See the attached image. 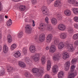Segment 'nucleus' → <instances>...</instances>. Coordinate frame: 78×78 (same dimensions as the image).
Returning <instances> with one entry per match:
<instances>
[{"instance_id":"nucleus-41","label":"nucleus","mask_w":78,"mask_h":78,"mask_svg":"<svg viewBox=\"0 0 78 78\" xmlns=\"http://www.w3.org/2000/svg\"><path fill=\"white\" fill-rule=\"evenodd\" d=\"M22 51L24 55H26V54L27 53V49L24 48L23 49Z\"/></svg>"},{"instance_id":"nucleus-37","label":"nucleus","mask_w":78,"mask_h":78,"mask_svg":"<svg viewBox=\"0 0 78 78\" xmlns=\"http://www.w3.org/2000/svg\"><path fill=\"white\" fill-rule=\"evenodd\" d=\"M25 76L28 77V78H31V75L29 73L26 72L25 73Z\"/></svg>"},{"instance_id":"nucleus-34","label":"nucleus","mask_w":78,"mask_h":78,"mask_svg":"<svg viewBox=\"0 0 78 78\" xmlns=\"http://www.w3.org/2000/svg\"><path fill=\"white\" fill-rule=\"evenodd\" d=\"M17 47V45L16 44H13L11 46V50L12 51L14 50Z\"/></svg>"},{"instance_id":"nucleus-44","label":"nucleus","mask_w":78,"mask_h":78,"mask_svg":"<svg viewBox=\"0 0 78 78\" xmlns=\"http://www.w3.org/2000/svg\"><path fill=\"white\" fill-rule=\"evenodd\" d=\"M73 6H78V2L76 1L75 0V1L74 2L73 4Z\"/></svg>"},{"instance_id":"nucleus-27","label":"nucleus","mask_w":78,"mask_h":78,"mask_svg":"<svg viewBox=\"0 0 78 78\" xmlns=\"http://www.w3.org/2000/svg\"><path fill=\"white\" fill-rule=\"evenodd\" d=\"M25 61H26L27 63V64H31V60L29 57H26L25 58Z\"/></svg>"},{"instance_id":"nucleus-35","label":"nucleus","mask_w":78,"mask_h":78,"mask_svg":"<svg viewBox=\"0 0 78 78\" xmlns=\"http://www.w3.org/2000/svg\"><path fill=\"white\" fill-rule=\"evenodd\" d=\"M12 22L11 20V19H9V20H8L7 22V25L8 26H10L12 25Z\"/></svg>"},{"instance_id":"nucleus-39","label":"nucleus","mask_w":78,"mask_h":78,"mask_svg":"<svg viewBox=\"0 0 78 78\" xmlns=\"http://www.w3.org/2000/svg\"><path fill=\"white\" fill-rule=\"evenodd\" d=\"M77 60L76 59L74 58L72 59L71 62V64H76V62H77Z\"/></svg>"},{"instance_id":"nucleus-61","label":"nucleus","mask_w":78,"mask_h":78,"mask_svg":"<svg viewBox=\"0 0 78 78\" xmlns=\"http://www.w3.org/2000/svg\"><path fill=\"white\" fill-rule=\"evenodd\" d=\"M3 62L1 63H0V65H3Z\"/></svg>"},{"instance_id":"nucleus-6","label":"nucleus","mask_w":78,"mask_h":78,"mask_svg":"<svg viewBox=\"0 0 78 78\" xmlns=\"http://www.w3.org/2000/svg\"><path fill=\"white\" fill-rule=\"evenodd\" d=\"M41 9L44 14L47 15L49 14V11L47 9V7L45 6H43L41 8Z\"/></svg>"},{"instance_id":"nucleus-31","label":"nucleus","mask_w":78,"mask_h":78,"mask_svg":"<svg viewBox=\"0 0 78 78\" xmlns=\"http://www.w3.org/2000/svg\"><path fill=\"white\" fill-rule=\"evenodd\" d=\"M46 26H47V25H45L44 24H41L40 26V30H42V31H44V27H46Z\"/></svg>"},{"instance_id":"nucleus-32","label":"nucleus","mask_w":78,"mask_h":78,"mask_svg":"<svg viewBox=\"0 0 78 78\" xmlns=\"http://www.w3.org/2000/svg\"><path fill=\"white\" fill-rule=\"evenodd\" d=\"M68 31L70 34H72L73 31V29L71 27H69L68 28Z\"/></svg>"},{"instance_id":"nucleus-10","label":"nucleus","mask_w":78,"mask_h":78,"mask_svg":"<svg viewBox=\"0 0 78 78\" xmlns=\"http://www.w3.org/2000/svg\"><path fill=\"white\" fill-rule=\"evenodd\" d=\"M51 62L50 60H48L47 62V69L48 71H49L51 66Z\"/></svg>"},{"instance_id":"nucleus-20","label":"nucleus","mask_w":78,"mask_h":78,"mask_svg":"<svg viewBox=\"0 0 78 78\" xmlns=\"http://www.w3.org/2000/svg\"><path fill=\"white\" fill-rule=\"evenodd\" d=\"M46 29L49 31H51L53 30L52 26L51 24H48L47 26V27H46Z\"/></svg>"},{"instance_id":"nucleus-57","label":"nucleus","mask_w":78,"mask_h":78,"mask_svg":"<svg viewBox=\"0 0 78 78\" xmlns=\"http://www.w3.org/2000/svg\"><path fill=\"white\" fill-rule=\"evenodd\" d=\"M2 38V34H1V32L0 31V39Z\"/></svg>"},{"instance_id":"nucleus-12","label":"nucleus","mask_w":78,"mask_h":78,"mask_svg":"<svg viewBox=\"0 0 78 78\" xmlns=\"http://www.w3.org/2000/svg\"><path fill=\"white\" fill-rule=\"evenodd\" d=\"M52 37H53L52 34H49L48 35L46 38V42H47L48 43L50 42L51 41Z\"/></svg>"},{"instance_id":"nucleus-50","label":"nucleus","mask_w":78,"mask_h":78,"mask_svg":"<svg viewBox=\"0 0 78 78\" xmlns=\"http://www.w3.org/2000/svg\"><path fill=\"white\" fill-rule=\"evenodd\" d=\"M75 45H78V40L76 41L74 43Z\"/></svg>"},{"instance_id":"nucleus-22","label":"nucleus","mask_w":78,"mask_h":78,"mask_svg":"<svg viewBox=\"0 0 78 78\" xmlns=\"http://www.w3.org/2000/svg\"><path fill=\"white\" fill-rule=\"evenodd\" d=\"M58 66L55 65L53 66L52 71L54 73H56L58 72Z\"/></svg>"},{"instance_id":"nucleus-36","label":"nucleus","mask_w":78,"mask_h":78,"mask_svg":"<svg viewBox=\"0 0 78 78\" xmlns=\"http://www.w3.org/2000/svg\"><path fill=\"white\" fill-rule=\"evenodd\" d=\"M22 36H23V32L21 31L18 34V38H21Z\"/></svg>"},{"instance_id":"nucleus-7","label":"nucleus","mask_w":78,"mask_h":78,"mask_svg":"<svg viewBox=\"0 0 78 78\" xmlns=\"http://www.w3.org/2000/svg\"><path fill=\"white\" fill-rule=\"evenodd\" d=\"M26 28V32L27 33H31L32 31V28L31 26L30 25H27L25 27Z\"/></svg>"},{"instance_id":"nucleus-9","label":"nucleus","mask_w":78,"mask_h":78,"mask_svg":"<svg viewBox=\"0 0 78 78\" xmlns=\"http://www.w3.org/2000/svg\"><path fill=\"white\" fill-rule=\"evenodd\" d=\"M58 28L61 31H64L66 30V26L62 24H59L58 26Z\"/></svg>"},{"instance_id":"nucleus-1","label":"nucleus","mask_w":78,"mask_h":78,"mask_svg":"<svg viewBox=\"0 0 78 78\" xmlns=\"http://www.w3.org/2000/svg\"><path fill=\"white\" fill-rule=\"evenodd\" d=\"M32 72L33 73H34V75L35 76H40L41 75H42L44 72V69L42 67H40L39 69L36 68H33L32 70Z\"/></svg>"},{"instance_id":"nucleus-43","label":"nucleus","mask_w":78,"mask_h":78,"mask_svg":"<svg viewBox=\"0 0 78 78\" xmlns=\"http://www.w3.org/2000/svg\"><path fill=\"white\" fill-rule=\"evenodd\" d=\"M4 73H5V69H4L0 71V76H2L4 75Z\"/></svg>"},{"instance_id":"nucleus-17","label":"nucleus","mask_w":78,"mask_h":78,"mask_svg":"<svg viewBox=\"0 0 78 78\" xmlns=\"http://www.w3.org/2000/svg\"><path fill=\"white\" fill-rule=\"evenodd\" d=\"M70 66V62L68 61L66 62V64L65 65V69L66 70H68L69 69Z\"/></svg>"},{"instance_id":"nucleus-13","label":"nucleus","mask_w":78,"mask_h":78,"mask_svg":"<svg viewBox=\"0 0 78 78\" xmlns=\"http://www.w3.org/2000/svg\"><path fill=\"white\" fill-rule=\"evenodd\" d=\"M64 13L66 16H70L71 15V12L70 10L66 9L64 11Z\"/></svg>"},{"instance_id":"nucleus-23","label":"nucleus","mask_w":78,"mask_h":78,"mask_svg":"<svg viewBox=\"0 0 78 78\" xmlns=\"http://www.w3.org/2000/svg\"><path fill=\"white\" fill-rule=\"evenodd\" d=\"M3 51L4 53H6L8 51V48L6 45L3 47Z\"/></svg>"},{"instance_id":"nucleus-48","label":"nucleus","mask_w":78,"mask_h":78,"mask_svg":"<svg viewBox=\"0 0 78 78\" xmlns=\"http://www.w3.org/2000/svg\"><path fill=\"white\" fill-rule=\"evenodd\" d=\"M48 17H46L45 19V22H46L47 23H48Z\"/></svg>"},{"instance_id":"nucleus-51","label":"nucleus","mask_w":78,"mask_h":78,"mask_svg":"<svg viewBox=\"0 0 78 78\" xmlns=\"http://www.w3.org/2000/svg\"><path fill=\"white\" fill-rule=\"evenodd\" d=\"M2 9H3V6H2V4L0 3V11H2Z\"/></svg>"},{"instance_id":"nucleus-38","label":"nucleus","mask_w":78,"mask_h":78,"mask_svg":"<svg viewBox=\"0 0 78 78\" xmlns=\"http://www.w3.org/2000/svg\"><path fill=\"white\" fill-rule=\"evenodd\" d=\"M78 39V34H75L73 36V39L74 40H76Z\"/></svg>"},{"instance_id":"nucleus-56","label":"nucleus","mask_w":78,"mask_h":78,"mask_svg":"<svg viewBox=\"0 0 78 78\" xmlns=\"http://www.w3.org/2000/svg\"><path fill=\"white\" fill-rule=\"evenodd\" d=\"M46 49L47 50H49V47L47 46L46 48Z\"/></svg>"},{"instance_id":"nucleus-42","label":"nucleus","mask_w":78,"mask_h":78,"mask_svg":"<svg viewBox=\"0 0 78 78\" xmlns=\"http://www.w3.org/2000/svg\"><path fill=\"white\" fill-rule=\"evenodd\" d=\"M75 0H68V2L70 4H71V5H73V3L75 2Z\"/></svg>"},{"instance_id":"nucleus-40","label":"nucleus","mask_w":78,"mask_h":78,"mask_svg":"<svg viewBox=\"0 0 78 78\" xmlns=\"http://www.w3.org/2000/svg\"><path fill=\"white\" fill-rule=\"evenodd\" d=\"M7 71L8 72H12V70H13V68L12 67L9 66L8 68L7 69Z\"/></svg>"},{"instance_id":"nucleus-60","label":"nucleus","mask_w":78,"mask_h":78,"mask_svg":"<svg viewBox=\"0 0 78 78\" xmlns=\"http://www.w3.org/2000/svg\"><path fill=\"white\" fill-rule=\"evenodd\" d=\"M1 50H2V47L0 46V51Z\"/></svg>"},{"instance_id":"nucleus-15","label":"nucleus","mask_w":78,"mask_h":78,"mask_svg":"<svg viewBox=\"0 0 78 78\" xmlns=\"http://www.w3.org/2000/svg\"><path fill=\"white\" fill-rule=\"evenodd\" d=\"M30 50L31 53H34L36 51V48L33 45L31 46L30 47Z\"/></svg>"},{"instance_id":"nucleus-16","label":"nucleus","mask_w":78,"mask_h":78,"mask_svg":"<svg viewBox=\"0 0 78 78\" xmlns=\"http://www.w3.org/2000/svg\"><path fill=\"white\" fill-rule=\"evenodd\" d=\"M61 0H56L54 3V6L55 7H58L61 5Z\"/></svg>"},{"instance_id":"nucleus-58","label":"nucleus","mask_w":78,"mask_h":78,"mask_svg":"<svg viewBox=\"0 0 78 78\" xmlns=\"http://www.w3.org/2000/svg\"><path fill=\"white\" fill-rule=\"evenodd\" d=\"M5 18L6 19H8V16H5Z\"/></svg>"},{"instance_id":"nucleus-26","label":"nucleus","mask_w":78,"mask_h":78,"mask_svg":"<svg viewBox=\"0 0 78 78\" xmlns=\"http://www.w3.org/2000/svg\"><path fill=\"white\" fill-rule=\"evenodd\" d=\"M19 8L20 11H24V10L26 9V6L25 5H21L20 6Z\"/></svg>"},{"instance_id":"nucleus-64","label":"nucleus","mask_w":78,"mask_h":78,"mask_svg":"<svg viewBox=\"0 0 78 78\" xmlns=\"http://www.w3.org/2000/svg\"><path fill=\"white\" fill-rule=\"evenodd\" d=\"M34 39H35L34 38ZM35 40H36V39H37V37H36L35 39Z\"/></svg>"},{"instance_id":"nucleus-59","label":"nucleus","mask_w":78,"mask_h":78,"mask_svg":"<svg viewBox=\"0 0 78 78\" xmlns=\"http://www.w3.org/2000/svg\"><path fill=\"white\" fill-rule=\"evenodd\" d=\"M71 19H70L69 20H68V22H71Z\"/></svg>"},{"instance_id":"nucleus-46","label":"nucleus","mask_w":78,"mask_h":78,"mask_svg":"<svg viewBox=\"0 0 78 78\" xmlns=\"http://www.w3.org/2000/svg\"><path fill=\"white\" fill-rule=\"evenodd\" d=\"M57 18L58 19V20H60V19H61L62 18V17H61V14H58L57 15Z\"/></svg>"},{"instance_id":"nucleus-5","label":"nucleus","mask_w":78,"mask_h":78,"mask_svg":"<svg viewBox=\"0 0 78 78\" xmlns=\"http://www.w3.org/2000/svg\"><path fill=\"white\" fill-rule=\"evenodd\" d=\"M40 58V54H35L31 57V58L34 59V61L37 62L39 61Z\"/></svg>"},{"instance_id":"nucleus-18","label":"nucleus","mask_w":78,"mask_h":78,"mask_svg":"<svg viewBox=\"0 0 78 78\" xmlns=\"http://www.w3.org/2000/svg\"><path fill=\"white\" fill-rule=\"evenodd\" d=\"M60 38L62 39H64L67 37V35L65 33H62L59 35Z\"/></svg>"},{"instance_id":"nucleus-2","label":"nucleus","mask_w":78,"mask_h":78,"mask_svg":"<svg viewBox=\"0 0 78 78\" xmlns=\"http://www.w3.org/2000/svg\"><path fill=\"white\" fill-rule=\"evenodd\" d=\"M59 43V40L58 38H55L54 40V41L52 43L50 48L49 49V53H55L56 50V46L55 45L53 44H58Z\"/></svg>"},{"instance_id":"nucleus-8","label":"nucleus","mask_w":78,"mask_h":78,"mask_svg":"<svg viewBox=\"0 0 78 78\" xmlns=\"http://www.w3.org/2000/svg\"><path fill=\"white\" fill-rule=\"evenodd\" d=\"M59 58H60V54L58 53H55L53 56V59L55 61H57L59 60Z\"/></svg>"},{"instance_id":"nucleus-19","label":"nucleus","mask_w":78,"mask_h":78,"mask_svg":"<svg viewBox=\"0 0 78 78\" xmlns=\"http://www.w3.org/2000/svg\"><path fill=\"white\" fill-rule=\"evenodd\" d=\"M64 47V43L63 42H61L59 43L58 46V49H62Z\"/></svg>"},{"instance_id":"nucleus-21","label":"nucleus","mask_w":78,"mask_h":78,"mask_svg":"<svg viewBox=\"0 0 78 78\" xmlns=\"http://www.w3.org/2000/svg\"><path fill=\"white\" fill-rule=\"evenodd\" d=\"M20 55H21V54L19 51L16 52L13 55L15 57V58H19V57L20 56Z\"/></svg>"},{"instance_id":"nucleus-28","label":"nucleus","mask_w":78,"mask_h":78,"mask_svg":"<svg viewBox=\"0 0 78 78\" xmlns=\"http://www.w3.org/2000/svg\"><path fill=\"white\" fill-rule=\"evenodd\" d=\"M74 14H78V8H73L72 9Z\"/></svg>"},{"instance_id":"nucleus-3","label":"nucleus","mask_w":78,"mask_h":78,"mask_svg":"<svg viewBox=\"0 0 78 78\" xmlns=\"http://www.w3.org/2000/svg\"><path fill=\"white\" fill-rule=\"evenodd\" d=\"M75 68V66L73 65L71 67V70L69 72V73L70 74L68 76V78H74L75 76V75L76 74V73H74V69Z\"/></svg>"},{"instance_id":"nucleus-47","label":"nucleus","mask_w":78,"mask_h":78,"mask_svg":"<svg viewBox=\"0 0 78 78\" xmlns=\"http://www.w3.org/2000/svg\"><path fill=\"white\" fill-rule=\"evenodd\" d=\"M44 78H51V77L48 74H46Z\"/></svg>"},{"instance_id":"nucleus-24","label":"nucleus","mask_w":78,"mask_h":78,"mask_svg":"<svg viewBox=\"0 0 78 78\" xmlns=\"http://www.w3.org/2000/svg\"><path fill=\"white\" fill-rule=\"evenodd\" d=\"M19 66L23 68L26 67V65H25V64L22 62H19Z\"/></svg>"},{"instance_id":"nucleus-4","label":"nucleus","mask_w":78,"mask_h":78,"mask_svg":"<svg viewBox=\"0 0 78 78\" xmlns=\"http://www.w3.org/2000/svg\"><path fill=\"white\" fill-rule=\"evenodd\" d=\"M65 44L66 45L69 51L72 52L74 51V48L73 47V44H70V42L68 41H67L65 42Z\"/></svg>"},{"instance_id":"nucleus-63","label":"nucleus","mask_w":78,"mask_h":78,"mask_svg":"<svg viewBox=\"0 0 78 78\" xmlns=\"http://www.w3.org/2000/svg\"><path fill=\"white\" fill-rule=\"evenodd\" d=\"M50 2H53V1H54V0H49Z\"/></svg>"},{"instance_id":"nucleus-53","label":"nucleus","mask_w":78,"mask_h":78,"mask_svg":"<svg viewBox=\"0 0 78 78\" xmlns=\"http://www.w3.org/2000/svg\"><path fill=\"white\" fill-rule=\"evenodd\" d=\"M4 19V16H1L0 17V20H3Z\"/></svg>"},{"instance_id":"nucleus-49","label":"nucleus","mask_w":78,"mask_h":78,"mask_svg":"<svg viewBox=\"0 0 78 78\" xmlns=\"http://www.w3.org/2000/svg\"><path fill=\"white\" fill-rule=\"evenodd\" d=\"M74 26L75 28L76 29H78V25L77 24H75L74 25Z\"/></svg>"},{"instance_id":"nucleus-45","label":"nucleus","mask_w":78,"mask_h":78,"mask_svg":"<svg viewBox=\"0 0 78 78\" xmlns=\"http://www.w3.org/2000/svg\"><path fill=\"white\" fill-rule=\"evenodd\" d=\"M74 20L76 22H78V17L75 16L74 18Z\"/></svg>"},{"instance_id":"nucleus-25","label":"nucleus","mask_w":78,"mask_h":78,"mask_svg":"<svg viewBox=\"0 0 78 78\" xmlns=\"http://www.w3.org/2000/svg\"><path fill=\"white\" fill-rule=\"evenodd\" d=\"M51 22L52 24L54 25L57 24V20L55 18H53L51 19Z\"/></svg>"},{"instance_id":"nucleus-55","label":"nucleus","mask_w":78,"mask_h":78,"mask_svg":"<svg viewBox=\"0 0 78 78\" xmlns=\"http://www.w3.org/2000/svg\"><path fill=\"white\" fill-rule=\"evenodd\" d=\"M13 2H19V1H20V0H12Z\"/></svg>"},{"instance_id":"nucleus-52","label":"nucleus","mask_w":78,"mask_h":78,"mask_svg":"<svg viewBox=\"0 0 78 78\" xmlns=\"http://www.w3.org/2000/svg\"><path fill=\"white\" fill-rule=\"evenodd\" d=\"M37 1L36 0H33L32 1V4L33 5H34L35 3H36Z\"/></svg>"},{"instance_id":"nucleus-11","label":"nucleus","mask_w":78,"mask_h":78,"mask_svg":"<svg viewBox=\"0 0 78 78\" xmlns=\"http://www.w3.org/2000/svg\"><path fill=\"white\" fill-rule=\"evenodd\" d=\"M44 40H45V34H42L39 36V41L40 42H43Z\"/></svg>"},{"instance_id":"nucleus-30","label":"nucleus","mask_w":78,"mask_h":78,"mask_svg":"<svg viewBox=\"0 0 78 78\" xmlns=\"http://www.w3.org/2000/svg\"><path fill=\"white\" fill-rule=\"evenodd\" d=\"M46 61L45 57L44 56H43L41 58V61L42 64H44L45 63Z\"/></svg>"},{"instance_id":"nucleus-29","label":"nucleus","mask_w":78,"mask_h":78,"mask_svg":"<svg viewBox=\"0 0 78 78\" xmlns=\"http://www.w3.org/2000/svg\"><path fill=\"white\" fill-rule=\"evenodd\" d=\"M64 76V73L62 71H61L58 73V78H62Z\"/></svg>"},{"instance_id":"nucleus-62","label":"nucleus","mask_w":78,"mask_h":78,"mask_svg":"<svg viewBox=\"0 0 78 78\" xmlns=\"http://www.w3.org/2000/svg\"><path fill=\"white\" fill-rule=\"evenodd\" d=\"M75 54L76 55H78V51L77 52H75Z\"/></svg>"},{"instance_id":"nucleus-33","label":"nucleus","mask_w":78,"mask_h":78,"mask_svg":"<svg viewBox=\"0 0 78 78\" xmlns=\"http://www.w3.org/2000/svg\"><path fill=\"white\" fill-rule=\"evenodd\" d=\"M7 39L8 42L10 43L12 41V38H11V36L10 35H8L7 36Z\"/></svg>"},{"instance_id":"nucleus-54","label":"nucleus","mask_w":78,"mask_h":78,"mask_svg":"<svg viewBox=\"0 0 78 78\" xmlns=\"http://www.w3.org/2000/svg\"><path fill=\"white\" fill-rule=\"evenodd\" d=\"M32 22H33L32 26L33 27H34V26H35V24L34 23V21L33 20H32Z\"/></svg>"},{"instance_id":"nucleus-14","label":"nucleus","mask_w":78,"mask_h":78,"mask_svg":"<svg viewBox=\"0 0 78 78\" xmlns=\"http://www.w3.org/2000/svg\"><path fill=\"white\" fill-rule=\"evenodd\" d=\"M63 58L64 59H67L69 57V53L67 52H64L63 54Z\"/></svg>"}]
</instances>
